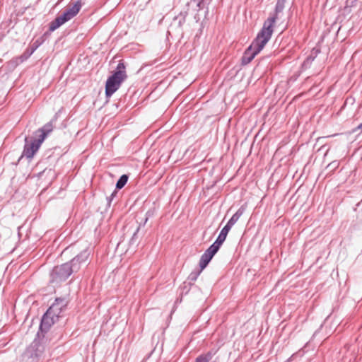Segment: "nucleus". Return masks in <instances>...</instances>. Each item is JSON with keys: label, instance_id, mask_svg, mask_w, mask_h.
<instances>
[{"label": "nucleus", "instance_id": "nucleus-1", "mask_svg": "<svg viewBox=\"0 0 362 362\" xmlns=\"http://www.w3.org/2000/svg\"><path fill=\"white\" fill-rule=\"evenodd\" d=\"M272 35L269 34L267 31L261 29L252 44L245 51L241 59L242 64H248L264 47L266 44L271 39Z\"/></svg>", "mask_w": 362, "mask_h": 362}, {"label": "nucleus", "instance_id": "nucleus-2", "mask_svg": "<svg viewBox=\"0 0 362 362\" xmlns=\"http://www.w3.org/2000/svg\"><path fill=\"white\" fill-rule=\"evenodd\" d=\"M127 76L125 71V65L120 61L117 66L115 71L108 77L105 84V95L110 97L120 87L123 81Z\"/></svg>", "mask_w": 362, "mask_h": 362}, {"label": "nucleus", "instance_id": "nucleus-3", "mask_svg": "<svg viewBox=\"0 0 362 362\" xmlns=\"http://www.w3.org/2000/svg\"><path fill=\"white\" fill-rule=\"evenodd\" d=\"M73 273L67 262L55 266L50 272L51 284H58L66 281Z\"/></svg>", "mask_w": 362, "mask_h": 362}, {"label": "nucleus", "instance_id": "nucleus-4", "mask_svg": "<svg viewBox=\"0 0 362 362\" xmlns=\"http://www.w3.org/2000/svg\"><path fill=\"white\" fill-rule=\"evenodd\" d=\"M42 341L43 339H40V332H37V337L27 349L26 354L28 357L33 360H38L43 356L45 351V346Z\"/></svg>", "mask_w": 362, "mask_h": 362}, {"label": "nucleus", "instance_id": "nucleus-5", "mask_svg": "<svg viewBox=\"0 0 362 362\" xmlns=\"http://www.w3.org/2000/svg\"><path fill=\"white\" fill-rule=\"evenodd\" d=\"M286 0H277L274 12L264 22L262 29L267 31L272 35L274 32V25L279 18V14L281 13L285 7Z\"/></svg>", "mask_w": 362, "mask_h": 362}, {"label": "nucleus", "instance_id": "nucleus-6", "mask_svg": "<svg viewBox=\"0 0 362 362\" xmlns=\"http://www.w3.org/2000/svg\"><path fill=\"white\" fill-rule=\"evenodd\" d=\"M57 119V115L56 114L49 122L35 132L34 137L32 138L35 142L41 146L46 137L53 131L54 124Z\"/></svg>", "mask_w": 362, "mask_h": 362}, {"label": "nucleus", "instance_id": "nucleus-7", "mask_svg": "<svg viewBox=\"0 0 362 362\" xmlns=\"http://www.w3.org/2000/svg\"><path fill=\"white\" fill-rule=\"evenodd\" d=\"M90 252L86 249L81 252L78 255L74 257L71 261L67 262L69 267L71 268L74 273L78 272L81 268L86 264Z\"/></svg>", "mask_w": 362, "mask_h": 362}, {"label": "nucleus", "instance_id": "nucleus-8", "mask_svg": "<svg viewBox=\"0 0 362 362\" xmlns=\"http://www.w3.org/2000/svg\"><path fill=\"white\" fill-rule=\"evenodd\" d=\"M59 317V316L54 315L52 312L47 310L43 315L40 325V331L38 332H40V336H43V333H46Z\"/></svg>", "mask_w": 362, "mask_h": 362}, {"label": "nucleus", "instance_id": "nucleus-9", "mask_svg": "<svg viewBox=\"0 0 362 362\" xmlns=\"http://www.w3.org/2000/svg\"><path fill=\"white\" fill-rule=\"evenodd\" d=\"M85 0H77L71 7L68 8L62 15L59 16L66 23L73 18L79 12Z\"/></svg>", "mask_w": 362, "mask_h": 362}, {"label": "nucleus", "instance_id": "nucleus-10", "mask_svg": "<svg viewBox=\"0 0 362 362\" xmlns=\"http://www.w3.org/2000/svg\"><path fill=\"white\" fill-rule=\"evenodd\" d=\"M40 147V146L35 142L33 139H31L30 141H29V139L25 137L23 155L27 158H32L34 154L38 151Z\"/></svg>", "mask_w": 362, "mask_h": 362}, {"label": "nucleus", "instance_id": "nucleus-11", "mask_svg": "<svg viewBox=\"0 0 362 362\" xmlns=\"http://www.w3.org/2000/svg\"><path fill=\"white\" fill-rule=\"evenodd\" d=\"M67 305L68 300L66 298H57L48 310L52 312L54 315L60 316Z\"/></svg>", "mask_w": 362, "mask_h": 362}, {"label": "nucleus", "instance_id": "nucleus-12", "mask_svg": "<svg viewBox=\"0 0 362 362\" xmlns=\"http://www.w3.org/2000/svg\"><path fill=\"white\" fill-rule=\"evenodd\" d=\"M42 42L40 40H36L30 47H28L25 52L20 57L21 61L23 62L29 58L34 52L41 45Z\"/></svg>", "mask_w": 362, "mask_h": 362}, {"label": "nucleus", "instance_id": "nucleus-13", "mask_svg": "<svg viewBox=\"0 0 362 362\" xmlns=\"http://www.w3.org/2000/svg\"><path fill=\"white\" fill-rule=\"evenodd\" d=\"M245 209L241 206L229 219L228 223H226V226L231 229V228L236 223V222L239 220L240 216L243 214Z\"/></svg>", "mask_w": 362, "mask_h": 362}, {"label": "nucleus", "instance_id": "nucleus-14", "mask_svg": "<svg viewBox=\"0 0 362 362\" xmlns=\"http://www.w3.org/2000/svg\"><path fill=\"white\" fill-rule=\"evenodd\" d=\"M230 228H229L228 226H225L222 230H221L218 238L215 240L216 243H218L220 246L225 241L228 232L230 231Z\"/></svg>", "mask_w": 362, "mask_h": 362}, {"label": "nucleus", "instance_id": "nucleus-15", "mask_svg": "<svg viewBox=\"0 0 362 362\" xmlns=\"http://www.w3.org/2000/svg\"><path fill=\"white\" fill-rule=\"evenodd\" d=\"M64 23H65L62 21V18H61L59 16H57L54 21H52L49 23V32L54 31L55 30H57L58 28H59Z\"/></svg>", "mask_w": 362, "mask_h": 362}, {"label": "nucleus", "instance_id": "nucleus-16", "mask_svg": "<svg viewBox=\"0 0 362 362\" xmlns=\"http://www.w3.org/2000/svg\"><path fill=\"white\" fill-rule=\"evenodd\" d=\"M218 243L214 242L204 253L213 258L215 254L218 251L220 248Z\"/></svg>", "mask_w": 362, "mask_h": 362}, {"label": "nucleus", "instance_id": "nucleus-17", "mask_svg": "<svg viewBox=\"0 0 362 362\" xmlns=\"http://www.w3.org/2000/svg\"><path fill=\"white\" fill-rule=\"evenodd\" d=\"M218 243L214 242L204 253L213 258L215 254L218 251L220 248Z\"/></svg>", "mask_w": 362, "mask_h": 362}, {"label": "nucleus", "instance_id": "nucleus-18", "mask_svg": "<svg viewBox=\"0 0 362 362\" xmlns=\"http://www.w3.org/2000/svg\"><path fill=\"white\" fill-rule=\"evenodd\" d=\"M212 258L206 255V254L203 253V255L201 256L200 260H199V267L201 269V271L203 270L210 262Z\"/></svg>", "mask_w": 362, "mask_h": 362}, {"label": "nucleus", "instance_id": "nucleus-19", "mask_svg": "<svg viewBox=\"0 0 362 362\" xmlns=\"http://www.w3.org/2000/svg\"><path fill=\"white\" fill-rule=\"evenodd\" d=\"M128 178V175L125 174L120 176V177L119 178L116 183V188L118 189L123 188L124 185L127 184Z\"/></svg>", "mask_w": 362, "mask_h": 362}, {"label": "nucleus", "instance_id": "nucleus-20", "mask_svg": "<svg viewBox=\"0 0 362 362\" xmlns=\"http://www.w3.org/2000/svg\"><path fill=\"white\" fill-rule=\"evenodd\" d=\"M211 358V355L210 353H209L207 354L201 355V356H198L196 358L195 362H209Z\"/></svg>", "mask_w": 362, "mask_h": 362}, {"label": "nucleus", "instance_id": "nucleus-21", "mask_svg": "<svg viewBox=\"0 0 362 362\" xmlns=\"http://www.w3.org/2000/svg\"><path fill=\"white\" fill-rule=\"evenodd\" d=\"M314 59H315V57H311V56H309L308 57H307V59L304 61V62L303 64V66L305 68H307L308 66H309L310 64L314 60Z\"/></svg>", "mask_w": 362, "mask_h": 362}, {"label": "nucleus", "instance_id": "nucleus-22", "mask_svg": "<svg viewBox=\"0 0 362 362\" xmlns=\"http://www.w3.org/2000/svg\"><path fill=\"white\" fill-rule=\"evenodd\" d=\"M200 273H201V270L192 272L189 276V279L190 281H196L198 276L200 274Z\"/></svg>", "mask_w": 362, "mask_h": 362}, {"label": "nucleus", "instance_id": "nucleus-23", "mask_svg": "<svg viewBox=\"0 0 362 362\" xmlns=\"http://www.w3.org/2000/svg\"><path fill=\"white\" fill-rule=\"evenodd\" d=\"M139 229H140V226L136 228V231L134 233V234L132 235V238L131 239V243H134V240L136 238V235H137V233H138Z\"/></svg>", "mask_w": 362, "mask_h": 362}, {"label": "nucleus", "instance_id": "nucleus-24", "mask_svg": "<svg viewBox=\"0 0 362 362\" xmlns=\"http://www.w3.org/2000/svg\"><path fill=\"white\" fill-rule=\"evenodd\" d=\"M356 0H347L346 1V5L347 6H352L354 5V3L356 1Z\"/></svg>", "mask_w": 362, "mask_h": 362}, {"label": "nucleus", "instance_id": "nucleus-25", "mask_svg": "<svg viewBox=\"0 0 362 362\" xmlns=\"http://www.w3.org/2000/svg\"><path fill=\"white\" fill-rule=\"evenodd\" d=\"M331 166L333 168H336L337 166V165L335 162H333L328 165V167H331Z\"/></svg>", "mask_w": 362, "mask_h": 362}, {"label": "nucleus", "instance_id": "nucleus-26", "mask_svg": "<svg viewBox=\"0 0 362 362\" xmlns=\"http://www.w3.org/2000/svg\"><path fill=\"white\" fill-rule=\"evenodd\" d=\"M357 129H361V130H362V123H361V124L357 127Z\"/></svg>", "mask_w": 362, "mask_h": 362}, {"label": "nucleus", "instance_id": "nucleus-27", "mask_svg": "<svg viewBox=\"0 0 362 362\" xmlns=\"http://www.w3.org/2000/svg\"><path fill=\"white\" fill-rule=\"evenodd\" d=\"M115 194V192L112 193V194H111V197H110V198H108L109 202H110V201H111V199H112V198L114 197Z\"/></svg>", "mask_w": 362, "mask_h": 362}, {"label": "nucleus", "instance_id": "nucleus-28", "mask_svg": "<svg viewBox=\"0 0 362 362\" xmlns=\"http://www.w3.org/2000/svg\"><path fill=\"white\" fill-rule=\"evenodd\" d=\"M148 219V216H147V217H146V218H145V220H144V223H143V225H144V226L146 223V222H147Z\"/></svg>", "mask_w": 362, "mask_h": 362}]
</instances>
